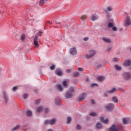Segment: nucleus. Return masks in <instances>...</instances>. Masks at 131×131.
<instances>
[{
  "label": "nucleus",
  "instance_id": "nucleus-44",
  "mask_svg": "<svg viewBox=\"0 0 131 131\" xmlns=\"http://www.w3.org/2000/svg\"><path fill=\"white\" fill-rule=\"evenodd\" d=\"M55 65H53L51 66L50 67L51 70H54V69H55Z\"/></svg>",
  "mask_w": 131,
  "mask_h": 131
},
{
  "label": "nucleus",
  "instance_id": "nucleus-22",
  "mask_svg": "<svg viewBox=\"0 0 131 131\" xmlns=\"http://www.w3.org/2000/svg\"><path fill=\"white\" fill-rule=\"evenodd\" d=\"M26 114L27 116H31L32 115V112L31 111H28L26 112Z\"/></svg>",
  "mask_w": 131,
  "mask_h": 131
},
{
  "label": "nucleus",
  "instance_id": "nucleus-7",
  "mask_svg": "<svg viewBox=\"0 0 131 131\" xmlns=\"http://www.w3.org/2000/svg\"><path fill=\"white\" fill-rule=\"evenodd\" d=\"M84 99H85V94L83 93L77 98V101L81 102V101H83Z\"/></svg>",
  "mask_w": 131,
  "mask_h": 131
},
{
  "label": "nucleus",
  "instance_id": "nucleus-14",
  "mask_svg": "<svg viewBox=\"0 0 131 131\" xmlns=\"http://www.w3.org/2000/svg\"><path fill=\"white\" fill-rule=\"evenodd\" d=\"M37 112H38L39 113H40L42 112L43 110V106H39L38 107H37Z\"/></svg>",
  "mask_w": 131,
  "mask_h": 131
},
{
  "label": "nucleus",
  "instance_id": "nucleus-56",
  "mask_svg": "<svg viewBox=\"0 0 131 131\" xmlns=\"http://www.w3.org/2000/svg\"><path fill=\"white\" fill-rule=\"evenodd\" d=\"M47 131H54V130H53V129L52 128H50L47 130Z\"/></svg>",
  "mask_w": 131,
  "mask_h": 131
},
{
  "label": "nucleus",
  "instance_id": "nucleus-5",
  "mask_svg": "<svg viewBox=\"0 0 131 131\" xmlns=\"http://www.w3.org/2000/svg\"><path fill=\"white\" fill-rule=\"evenodd\" d=\"M124 22L125 26H129V25H131L130 17H129V16H126Z\"/></svg>",
  "mask_w": 131,
  "mask_h": 131
},
{
  "label": "nucleus",
  "instance_id": "nucleus-33",
  "mask_svg": "<svg viewBox=\"0 0 131 131\" xmlns=\"http://www.w3.org/2000/svg\"><path fill=\"white\" fill-rule=\"evenodd\" d=\"M91 88H95V86H98V84L97 83H92L91 85Z\"/></svg>",
  "mask_w": 131,
  "mask_h": 131
},
{
  "label": "nucleus",
  "instance_id": "nucleus-49",
  "mask_svg": "<svg viewBox=\"0 0 131 131\" xmlns=\"http://www.w3.org/2000/svg\"><path fill=\"white\" fill-rule=\"evenodd\" d=\"M100 67H101V64H96L95 68H96V69L100 68Z\"/></svg>",
  "mask_w": 131,
  "mask_h": 131
},
{
  "label": "nucleus",
  "instance_id": "nucleus-52",
  "mask_svg": "<svg viewBox=\"0 0 131 131\" xmlns=\"http://www.w3.org/2000/svg\"><path fill=\"white\" fill-rule=\"evenodd\" d=\"M42 33V32H41V31H39L38 32V34H37V35H41V34Z\"/></svg>",
  "mask_w": 131,
  "mask_h": 131
},
{
  "label": "nucleus",
  "instance_id": "nucleus-30",
  "mask_svg": "<svg viewBox=\"0 0 131 131\" xmlns=\"http://www.w3.org/2000/svg\"><path fill=\"white\" fill-rule=\"evenodd\" d=\"M71 120H72V119H71V117H69L67 119V123L69 124L70 123V122H71Z\"/></svg>",
  "mask_w": 131,
  "mask_h": 131
},
{
  "label": "nucleus",
  "instance_id": "nucleus-18",
  "mask_svg": "<svg viewBox=\"0 0 131 131\" xmlns=\"http://www.w3.org/2000/svg\"><path fill=\"white\" fill-rule=\"evenodd\" d=\"M21 126H20V125H16L15 127H13L11 131H14V130H16V129H20Z\"/></svg>",
  "mask_w": 131,
  "mask_h": 131
},
{
  "label": "nucleus",
  "instance_id": "nucleus-28",
  "mask_svg": "<svg viewBox=\"0 0 131 131\" xmlns=\"http://www.w3.org/2000/svg\"><path fill=\"white\" fill-rule=\"evenodd\" d=\"M112 50V47H108V48L106 50V53H109V52H111Z\"/></svg>",
  "mask_w": 131,
  "mask_h": 131
},
{
  "label": "nucleus",
  "instance_id": "nucleus-1",
  "mask_svg": "<svg viewBox=\"0 0 131 131\" xmlns=\"http://www.w3.org/2000/svg\"><path fill=\"white\" fill-rule=\"evenodd\" d=\"M96 55V51L95 50H90L89 54H87L85 55V58L86 59H90L92 57H94Z\"/></svg>",
  "mask_w": 131,
  "mask_h": 131
},
{
  "label": "nucleus",
  "instance_id": "nucleus-2",
  "mask_svg": "<svg viewBox=\"0 0 131 131\" xmlns=\"http://www.w3.org/2000/svg\"><path fill=\"white\" fill-rule=\"evenodd\" d=\"M123 77L125 80H130L131 79V73L125 72L123 74Z\"/></svg>",
  "mask_w": 131,
  "mask_h": 131
},
{
  "label": "nucleus",
  "instance_id": "nucleus-39",
  "mask_svg": "<svg viewBox=\"0 0 131 131\" xmlns=\"http://www.w3.org/2000/svg\"><path fill=\"white\" fill-rule=\"evenodd\" d=\"M62 85H63V86H67V81H63L62 82Z\"/></svg>",
  "mask_w": 131,
  "mask_h": 131
},
{
  "label": "nucleus",
  "instance_id": "nucleus-10",
  "mask_svg": "<svg viewBox=\"0 0 131 131\" xmlns=\"http://www.w3.org/2000/svg\"><path fill=\"white\" fill-rule=\"evenodd\" d=\"M102 40L104 42H106L107 43H111V39L106 37H102Z\"/></svg>",
  "mask_w": 131,
  "mask_h": 131
},
{
  "label": "nucleus",
  "instance_id": "nucleus-31",
  "mask_svg": "<svg viewBox=\"0 0 131 131\" xmlns=\"http://www.w3.org/2000/svg\"><path fill=\"white\" fill-rule=\"evenodd\" d=\"M57 88L59 91H63V88L61 85H58Z\"/></svg>",
  "mask_w": 131,
  "mask_h": 131
},
{
  "label": "nucleus",
  "instance_id": "nucleus-57",
  "mask_svg": "<svg viewBox=\"0 0 131 131\" xmlns=\"http://www.w3.org/2000/svg\"><path fill=\"white\" fill-rule=\"evenodd\" d=\"M85 18H86V16H83L82 17V19H85Z\"/></svg>",
  "mask_w": 131,
  "mask_h": 131
},
{
  "label": "nucleus",
  "instance_id": "nucleus-37",
  "mask_svg": "<svg viewBox=\"0 0 131 131\" xmlns=\"http://www.w3.org/2000/svg\"><path fill=\"white\" fill-rule=\"evenodd\" d=\"M20 39L23 41V40L25 39V35L24 34L21 35Z\"/></svg>",
  "mask_w": 131,
  "mask_h": 131
},
{
  "label": "nucleus",
  "instance_id": "nucleus-15",
  "mask_svg": "<svg viewBox=\"0 0 131 131\" xmlns=\"http://www.w3.org/2000/svg\"><path fill=\"white\" fill-rule=\"evenodd\" d=\"M55 122H56V119H53L52 120H49V123L50 125H54Z\"/></svg>",
  "mask_w": 131,
  "mask_h": 131
},
{
  "label": "nucleus",
  "instance_id": "nucleus-35",
  "mask_svg": "<svg viewBox=\"0 0 131 131\" xmlns=\"http://www.w3.org/2000/svg\"><path fill=\"white\" fill-rule=\"evenodd\" d=\"M23 98H24V99H26L27 98H28V94H24Z\"/></svg>",
  "mask_w": 131,
  "mask_h": 131
},
{
  "label": "nucleus",
  "instance_id": "nucleus-4",
  "mask_svg": "<svg viewBox=\"0 0 131 131\" xmlns=\"http://www.w3.org/2000/svg\"><path fill=\"white\" fill-rule=\"evenodd\" d=\"M119 126L118 124H113L110 128V131H119Z\"/></svg>",
  "mask_w": 131,
  "mask_h": 131
},
{
  "label": "nucleus",
  "instance_id": "nucleus-47",
  "mask_svg": "<svg viewBox=\"0 0 131 131\" xmlns=\"http://www.w3.org/2000/svg\"><path fill=\"white\" fill-rule=\"evenodd\" d=\"M34 44L36 46H37L38 45V42H37V41H34Z\"/></svg>",
  "mask_w": 131,
  "mask_h": 131
},
{
  "label": "nucleus",
  "instance_id": "nucleus-23",
  "mask_svg": "<svg viewBox=\"0 0 131 131\" xmlns=\"http://www.w3.org/2000/svg\"><path fill=\"white\" fill-rule=\"evenodd\" d=\"M89 115H90V116L95 117V116H97V114L95 112H91L89 113Z\"/></svg>",
  "mask_w": 131,
  "mask_h": 131
},
{
  "label": "nucleus",
  "instance_id": "nucleus-12",
  "mask_svg": "<svg viewBox=\"0 0 131 131\" xmlns=\"http://www.w3.org/2000/svg\"><path fill=\"white\" fill-rule=\"evenodd\" d=\"M100 120H101V121H102V122H103V123H105V124H107L108 123V122H109V120H108V119H105L103 117H101Z\"/></svg>",
  "mask_w": 131,
  "mask_h": 131
},
{
  "label": "nucleus",
  "instance_id": "nucleus-48",
  "mask_svg": "<svg viewBox=\"0 0 131 131\" xmlns=\"http://www.w3.org/2000/svg\"><path fill=\"white\" fill-rule=\"evenodd\" d=\"M113 30L114 31H116L117 30V28H116V27H113Z\"/></svg>",
  "mask_w": 131,
  "mask_h": 131
},
{
  "label": "nucleus",
  "instance_id": "nucleus-3",
  "mask_svg": "<svg viewBox=\"0 0 131 131\" xmlns=\"http://www.w3.org/2000/svg\"><path fill=\"white\" fill-rule=\"evenodd\" d=\"M114 104L113 103H108L105 105V109H106L107 111H111V110L114 109Z\"/></svg>",
  "mask_w": 131,
  "mask_h": 131
},
{
  "label": "nucleus",
  "instance_id": "nucleus-50",
  "mask_svg": "<svg viewBox=\"0 0 131 131\" xmlns=\"http://www.w3.org/2000/svg\"><path fill=\"white\" fill-rule=\"evenodd\" d=\"M78 71L82 72V71H83V68H79L78 69Z\"/></svg>",
  "mask_w": 131,
  "mask_h": 131
},
{
  "label": "nucleus",
  "instance_id": "nucleus-58",
  "mask_svg": "<svg viewBox=\"0 0 131 131\" xmlns=\"http://www.w3.org/2000/svg\"><path fill=\"white\" fill-rule=\"evenodd\" d=\"M86 81H89V78H87L86 79Z\"/></svg>",
  "mask_w": 131,
  "mask_h": 131
},
{
  "label": "nucleus",
  "instance_id": "nucleus-32",
  "mask_svg": "<svg viewBox=\"0 0 131 131\" xmlns=\"http://www.w3.org/2000/svg\"><path fill=\"white\" fill-rule=\"evenodd\" d=\"M81 129V126H80V125L78 124L76 126V129H77L78 130H79V129Z\"/></svg>",
  "mask_w": 131,
  "mask_h": 131
},
{
  "label": "nucleus",
  "instance_id": "nucleus-17",
  "mask_svg": "<svg viewBox=\"0 0 131 131\" xmlns=\"http://www.w3.org/2000/svg\"><path fill=\"white\" fill-rule=\"evenodd\" d=\"M97 79L99 81H103V80H105V77L104 76H98V77H97Z\"/></svg>",
  "mask_w": 131,
  "mask_h": 131
},
{
  "label": "nucleus",
  "instance_id": "nucleus-13",
  "mask_svg": "<svg viewBox=\"0 0 131 131\" xmlns=\"http://www.w3.org/2000/svg\"><path fill=\"white\" fill-rule=\"evenodd\" d=\"M65 97L67 98V99H70V98L72 97V93H71V92H68L66 94Z\"/></svg>",
  "mask_w": 131,
  "mask_h": 131
},
{
  "label": "nucleus",
  "instance_id": "nucleus-20",
  "mask_svg": "<svg viewBox=\"0 0 131 131\" xmlns=\"http://www.w3.org/2000/svg\"><path fill=\"white\" fill-rule=\"evenodd\" d=\"M112 100L114 103H118V99L116 96H114L112 98Z\"/></svg>",
  "mask_w": 131,
  "mask_h": 131
},
{
  "label": "nucleus",
  "instance_id": "nucleus-19",
  "mask_svg": "<svg viewBox=\"0 0 131 131\" xmlns=\"http://www.w3.org/2000/svg\"><path fill=\"white\" fill-rule=\"evenodd\" d=\"M115 68L116 70H118V71H120V70H121L122 68L121 67L116 64L115 66Z\"/></svg>",
  "mask_w": 131,
  "mask_h": 131
},
{
  "label": "nucleus",
  "instance_id": "nucleus-53",
  "mask_svg": "<svg viewBox=\"0 0 131 131\" xmlns=\"http://www.w3.org/2000/svg\"><path fill=\"white\" fill-rule=\"evenodd\" d=\"M34 41H37V36H35L34 37Z\"/></svg>",
  "mask_w": 131,
  "mask_h": 131
},
{
  "label": "nucleus",
  "instance_id": "nucleus-16",
  "mask_svg": "<svg viewBox=\"0 0 131 131\" xmlns=\"http://www.w3.org/2000/svg\"><path fill=\"white\" fill-rule=\"evenodd\" d=\"M96 128H97V129H100V128H102V124L100 123H97L96 125Z\"/></svg>",
  "mask_w": 131,
  "mask_h": 131
},
{
  "label": "nucleus",
  "instance_id": "nucleus-42",
  "mask_svg": "<svg viewBox=\"0 0 131 131\" xmlns=\"http://www.w3.org/2000/svg\"><path fill=\"white\" fill-rule=\"evenodd\" d=\"M39 103H40V100H36L35 102V103L36 105H38V104H39Z\"/></svg>",
  "mask_w": 131,
  "mask_h": 131
},
{
  "label": "nucleus",
  "instance_id": "nucleus-11",
  "mask_svg": "<svg viewBox=\"0 0 131 131\" xmlns=\"http://www.w3.org/2000/svg\"><path fill=\"white\" fill-rule=\"evenodd\" d=\"M117 92V89L116 88H113L112 90L108 91L107 92V94H114Z\"/></svg>",
  "mask_w": 131,
  "mask_h": 131
},
{
  "label": "nucleus",
  "instance_id": "nucleus-27",
  "mask_svg": "<svg viewBox=\"0 0 131 131\" xmlns=\"http://www.w3.org/2000/svg\"><path fill=\"white\" fill-rule=\"evenodd\" d=\"M74 92V88H73V87H71V88H70L69 89V93H71V94H72V93H73Z\"/></svg>",
  "mask_w": 131,
  "mask_h": 131
},
{
  "label": "nucleus",
  "instance_id": "nucleus-59",
  "mask_svg": "<svg viewBox=\"0 0 131 131\" xmlns=\"http://www.w3.org/2000/svg\"><path fill=\"white\" fill-rule=\"evenodd\" d=\"M1 12H2V11L0 10V14H1Z\"/></svg>",
  "mask_w": 131,
  "mask_h": 131
},
{
  "label": "nucleus",
  "instance_id": "nucleus-25",
  "mask_svg": "<svg viewBox=\"0 0 131 131\" xmlns=\"http://www.w3.org/2000/svg\"><path fill=\"white\" fill-rule=\"evenodd\" d=\"M45 4V0H40L39 4V6H42Z\"/></svg>",
  "mask_w": 131,
  "mask_h": 131
},
{
  "label": "nucleus",
  "instance_id": "nucleus-41",
  "mask_svg": "<svg viewBox=\"0 0 131 131\" xmlns=\"http://www.w3.org/2000/svg\"><path fill=\"white\" fill-rule=\"evenodd\" d=\"M113 61H114V62H118L119 58L115 57L114 58Z\"/></svg>",
  "mask_w": 131,
  "mask_h": 131
},
{
  "label": "nucleus",
  "instance_id": "nucleus-45",
  "mask_svg": "<svg viewBox=\"0 0 131 131\" xmlns=\"http://www.w3.org/2000/svg\"><path fill=\"white\" fill-rule=\"evenodd\" d=\"M17 89H18V88L17 86H14L13 88V92H16L17 91Z\"/></svg>",
  "mask_w": 131,
  "mask_h": 131
},
{
  "label": "nucleus",
  "instance_id": "nucleus-29",
  "mask_svg": "<svg viewBox=\"0 0 131 131\" xmlns=\"http://www.w3.org/2000/svg\"><path fill=\"white\" fill-rule=\"evenodd\" d=\"M44 124L45 125H47L48 124H50V120H45V122H44Z\"/></svg>",
  "mask_w": 131,
  "mask_h": 131
},
{
  "label": "nucleus",
  "instance_id": "nucleus-55",
  "mask_svg": "<svg viewBox=\"0 0 131 131\" xmlns=\"http://www.w3.org/2000/svg\"><path fill=\"white\" fill-rule=\"evenodd\" d=\"M56 24H59V25L61 24V23L58 20L56 21Z\"/></svg>",
  "mask_w": 131,
  "mask_h": 131
},
{
  "label": "nucleus",
  "instance_id": "nucleus-34",
  "mask_svg": "<svg viewBox=\"0 0 131 131\" xmlns=\"http://www.w3.org/2000/svg\"><path fill=\"white\" fill-rule=\"evenodd\" d=\"M107 11H112V10H113V8H112V7H111V6H108L107 8Z\"/></svg>",
  "mask_w": 131,
  "mask_h": 131
},
{
  "label": "nucleus",
  "instance_id": "nucleus-6",
  "mask_svg": "<svg viewBox=\"0 0 131 131\" xmlns=\"http://www.w3.org/2000/svg\"><path fill=\"white\" fill-rule=\"evenodd\" d=\"M70 54L72 55V56H74V55H76L77 54V50H76V48H72L70 49Z\"/></svg>",
  "mask_w": 131,
  "mask_h": 131
},
{
  "label": "nucleus",
  "instance_id": "nucleus-9",
  "mask_svg": "<svg viewBox=\"0 0 131 131\" xmlns=\"http://www.w3.org/2000/svg\"><path fill=\"white\" fill-rule=\"evenodd\" d=\"M123 66H125V67H128L129 66H131V60H127L125 61L123 63Z\"/></svg>",
  "mask_w": 131,
  "mask_h": 131
},
{
  "label": "nucleus",
  "instance_id": "nucleus-43",
  "mask_svg": "<svg viewBox=\"0 0 131 131\" xmlns=\"http://www.w3.org/2000/svg\"><path fill=\"white\" fill-rule=\"evenodd\" d=\"M108 27H110H110H113V23H108Z\"/></svg>",
  "mask_w": 131,
  "mask_h": 131
},
{
  "label": "nucleus",
  "instance_id": "nucleus-54",
  "mask_svg": "<svg viewBox=\"0 0 131 131\" xmlns=\"http://www.w3.org/2000/svg\"><path fill=\"white\" fill-rule=\"evenodd\" d=\"M66 72H67V73H70V72H71V70L68 69L66 70Z\"/></svg>",
  "mask_w": 131,
  "mask_h": 131
},
{
  "label": "nucleus",
  "instance_id": "nucleus-51",
  "mask_svg": "<svg viewBox=\"0 0 131 131\" xmlns=\"http://www.w3.org/2000/svg\"><path fill=\"white\" fill-rule=\"evenodd\" d=\"M83 40H84L85 41H86L87 40H89V37H85L83 38Z\"/></svg>",
  "mask_w": 131,
  "mask_h": 131
},
{
  "label": "nucleus",
  "instance_id": "nucleus-8",
  "mask_svg": "<svg viewBox=\"0 0 131 131\" xmlns=\"http://www.w3.org/2000/svg\"><path fill=\"white\" fill-rule=\"evenodd\" d=\"M3 97L4 99V101L5 103H8L9 102V96L7 94V93H3Z\"/></svg>",
  "mask_w": 131,
  "mask_h": 131
},
{
  "label": "nucleus",
  "instance_id": "nucleus-21",
  "mask_svg": "<svg viewBox=\"0 0 131 131\" xmlns=\"http://www.w3.org/2000/svg\"><path fill=\"white\" fill-rule=\"evenodd\" d=\"M98 19V17L96 15H92L91 17L92 21H95Z\"/></svg>",
  "mask_w": 131,
  "mask_h": 131
},
{
  "label": "nucleus",
  "instance_id": "nucleus-24",
  "mask_svg": "<svg viewBox=\"0 0 131 131\" xmlns=\"http://www.w3.org/2000/svg\"><path fill=\"white\" fill-rule=\"evenodd\" d=\"M55 103L56 105H60V100L58 98H55Z\"/></svg>",
  "mask_w": 131,
  "mask_h": 131
},
{
  "label": "nucleus",
  "instance_id": "nucleus-26",
  "mask_svg": "<svg viewBox=\"0 0 131 131\" xmlns=\"http://www.w3.org/2000/svg\"><path fill=\"white\" fill-rule=\"evenodd\" d=\"M56 75H58V76H61L62 75V72L61 71H58L56 72Z\"/></svg>",
  "mask_w": 131,
  "mask_h": 131
},
{
  "label": "nucleus",
  "instance_id": "nucleus-38",
  "mask_svg": "<svg viewBox=\"0 0 131 131\" xmlns=\"http://www.w3.org/2000/svg\"><path fill=\"white\" fill-rule=\"evenodd\" d=\"M78 75H79V73L78 72H76L73 74V76H74V77H77V76H78Z\"/></svg>",
  "mask_w": 131,
  "mask_h": 131
},
{
  "label": "nucleus",
  "instance_id": "nucleus-36",
  "mask_svg": "<svg viewBox=\"0 0 131 131\" xmlns=\"http://www.w3.org/2000/svg\"><path fill=\"white\" fill-rule=\"evenodd\" d=\"M50 112V109H49V108L46 107L45 109V113H49V112Z\"/></svg>",
  "mask_w": 131,
  "mask_h": 131
},
{
  "label": "nucleus",
  "instance_id": "nucleus-46",
  "mask_svg": "<svg viewBox=\"0 0 131 131\" xmlns=\"http://www.w3.org/2000/svg\"><path fill=\"white\" fill-rule=\"evenodd\" d=\"M91 104H92V105H95V104H96V101H95L94 100H91Z\"/></svg>",
  "mask_w": 131,
  "mask_h": 131
},
{
  "label": "nucleus",
  "instance_id": "nucleus-40",
  "mask_svg": "<svg viewBox=\"0 0 131 131\" xmlns=\"http://www.w3.org/2000/svg\"><path fill=\"white\" fill-rule=\"evenodd\" d=\"M123 123L124 124H127V120H126V119H123Z\"/></svg>",
  "mask_w": 131,
  "mask_h": 131
}]
</instances>
